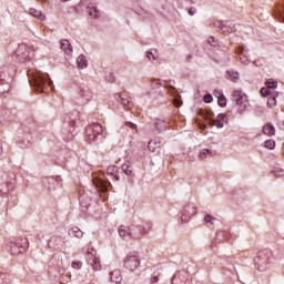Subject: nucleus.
Here are the masks:
<instances>
[{"mask_svg": "<svg viewBox=\"0 0 284 284\" xmlns=\"http://www.w3.org/2000/svg\"><path fill=\"white\" fill-rule=\"evenodd\" d=\"M30 83L37 92H45V90L52 85V80H50V75L48 73L38 71L33 74Z\"/></svg>", "mask_w": 284, "mask_h": 284, "instance_id": "obj_1", "label": "nucleus"}, {"mask_svg": "<svg viewBox=\"0 0 284 284\" xmlns=\"http://www.w3.org/2000/svg\"><path fill=\"white\" fill-rule=\"evenodd\" d=\"M141 265V258H139L138 252L129 253L124 258V267L130 272H134Z\"/></svg>", "mask_w": 284, "mask_h": 284, "instance_id": "obj_2", "label": "nucleus"}, {"mask_svg": "<svg viewBox=\"0 0 284 284\" xmlns=\"http://www.w3.org/2000/svg\"><path fill=\"white\" fill-rule=\"evenodd\" d=\"M232 101L239 105L240 110H246L247 109V95L243 93L241 90H234L232 93Z\"/></svg>", "mask_w": 284, "mask_h": 284, "instance_id": "obj_3", "label": "nucleus"}, {"mask_svg": "<svg viewBox=\"0 0 284 284\" xmlns=\"http://www.w3.org/2000/svg\"><path fill=\"white\" fill-rule=\"evenodd\" d=\"M101 134H103V126L99 123H93L87 128V136L89 141H99Z\"/></svg>", "mask_w": 284, "mask_h": 284, "instance_id": "obj_4", "label": "nucleus"}, {"mask_svg": "<svg viewBox=\"0 0 284 284\" xmlns=\"http://www.w3.org/2000/svg\"><path fill=\"white\" fill-rule=\"evenodd\" d=\"M64 245H65V237H62V236H59V235H53L49 240V247L51 250L61 251V250H63Z\"/></svg>", "mask_w": 284, "mask_h": 284, "instance_id": "obj_5", "label": "nucleus"}, {"mask_svg": "<svg viewBox=\"0 0 284 284\" xmlns=\"http://www.w3.org/2000/svg\"><path fill=\"white\" fill-rule=\"evenodd\" d=\"M88 264L93 266V270H95V272L101 270V260L97 257V253L94 252V250L88 251Z\"/></svg>", "mask_w": 284, "mask_h": 284, "instance_id": "obj_6", "label": "nucleus"}, {"mask_svg": "<svg viewBox=\"0 0 284 284\" xmlns=\"http://www.w3.org/2000/svg\"><path fill=\"white\" fill-rule=\"evenodd\" d=\"M60 45H61V50L64 51V54H67V57H72L73 49L69 40L60 41Z\"/></svg>", "mask_w": 284, "mask_h": 284, "instance_id": "obj_7", "label": "nucleus"}, {"mask_svg": "<svg viewBox=\"0 0 284 284\" xmlns=\"http://www.w3.org/2000/svg\"><path fill=\"white\" fill-rule=\"evenodd\" d=\"M215 99H217V105H220V108L227 105V98H225L223 91H215Z\"/></svg>", "mask_w": 284, "mask_h": 284, "instance_id": "obj_8", "label": "nucleus"}, {"mask_svg": "<svg viewBox=\"0 0 284 284\" xmlns=\"http://www.w3.org/2000/svg\"><path fill=\"white\" fill-rule=\"evenodd\" d=\"M225 123H227V116L225 115V113H219L214 125H216V128H223L225 125Z\"/></svg>", "mask_w": 284, "mask_h": 284, "instance_id": "obj_9", "label": "nucleus"}, {"mask_svg": "<svg viewBox=\"0 0 284 284\" xmlns=\"http://www.w3.org/2000/svg\"><path fill=\"white\" fill-rule=\"evenodd\" d=\"M28 13L39 21H45V14L34 8L29 9Z\"/></svg>", "mask_w": 284, "mask_h": 284, "instance_id": "obj_10", "label": "nucleus"}, {"mask_svg": "<svg viewBox=\"0 0 284 284\" xmlns=\"http://www.w3.org/2000/svg\"><path fill=\"white\" fill-rule=\"evenodd\" d=\"M172 284H187V277L182 273H176L172 278Z\"/></svg>", "mask_w": 284, "mask_h": 284, "instance_id": "obj_11", "label": "nucleus"}, {"mask_svg": "<svg viewBox=\"0 0 284 284\" xmlns=\"http://www.w3.org/2000/svg\"><path fill=\"white\" fill-rule=\"evenodd\" d=\"M263 133L266 134V136H274V134H276V128H274L273 123H267L263 126Z\"/></svg>", "mask_w": 284, "mask_h": 284, "instance_id": "obj_12", "label": "nucleus"}, {"mask_svg": "<svg viewBox=\"0 0 284 284\" xmlns=\"http://www.w3.org/2000/svg\"><path fill=\"white\" fill-rule=\"evenodd\" d=\"M110 280L112 281V283H121V281H123V277H121V271L119 270H114L110 273Z\"/></svg>", "mask_w": 284, "mask_h": 284, "instance_id": "obj_13", "label": "nucleus"}, {"mask_svg": "<svg viewBox=\"0 0 284 284\" xmlns=\"http://www.w3.org/2000/svg\"><path fill=\"white\" fill-rule=\"evenodd\" d=\"M119 234H120L121 239H123V241H129L130 229L128 226L122 225L119 227Z\"/></svg>", "mask_w": 284, "mask_h": 284, "instance_id": "obj_14", "label": "nucleus"}, {"mask_svg": "<svg viewBox=\"0 0 284 284\" xmlns=\"http://www.w3.org/2000/svg\"><path fill=\"white\" fill-rule=\"evenodd\" d=\"M77 65L78 68H88V60H85V55L80 54L77 59Z\"/></svg>", "mask_w": 284, "mask_h": 284, "instance_id": "obj_15", "label": "nucleus"}, {"mask_svg": "<svg viewBox=\"0 0 284 284\" xmlns=\"http://www.w3.org/2000/svg\"><path fill=\"white\" fill-rule=\"evenodd\" d=\"M28 237H19L17 242V247H21L22 251H26L28 247Z\"/></svg>", "mask_w": 284, "mask_h": 284, "instance_id": "obj_16", "label": "nucleus"}, {"mask_svg": "<svg viewBox=\"0 0 284 284\" xmlns=\"http://www.w3.org/2000/svg\"><path fill=\"white\" fill-rule=\"evenodd\" d=\"M81 95L89 101V99H92V90L88 87H83L81 88Z\"/></svg>", "mask_w": 284, "mask_h": 284, "instance_id": "obj_17", "label": "nucleus"}, {"mask_svg": "<svg viewBox=\"0 0 284 284\" xmlns=\"http://www.w3.org/2000/svg\"><path fill=\"white\" fill-rule=\"evenodd\" d=\"M89 14L90 17H93V19H99V9H97V7H89Z\"/></svg>", "mask_w": 284, "mask_h": 284, "instance_id": "obj_18", "label": "nucleus"}, {"mask_svg": "<svg viewBox=\"0 0 284 284\" xmlns=\"http://www.w3.org/2000/svg\"><path fill=\"white\" fill-rule=\"evenodd\" d=\"M207 154H212L210 149H203L199 152V159H207Z\"/></svg>", "mask_w": 284, "mask_h": 284, "instance_id": "obj_19", "label": "nucleus"}, {"mask_svg": "<svg viewBox=\"0 0 284 284\" xmlns=\"http://www.w3.org/2000/svg\"><path fill=\"white\" fill-rule=\"evenodd\" d=\"M72 234L74 236H77V239H81L83 237V232L81 230H79V227L74 226L72 230H71Z\"/></svg>", "mask_w": 284, "mask_h": 284, "instance_id": "obj_20", "label": "nucleus"}, {"mask_svg": "<svg viewBox=\"0 0 284 284\" xmlns=\"http://www.w3.org/2000/svg\"><path fill=\"white\" fill-rule=\"evenodd\" d=\"M264 146L267 148V150H274L276 142L274 140H267L265 141Z\"/></svg>", "mask_w": 284, "mask_h": 284, "instance_id": "obj_21", "label": "nucleus"}, {"mask_svg": "<svg viewBox=\"0 0 284 284\" xmlns=\"http://www.w3.org/2000/svg\"><path fill=\"white\" fill-rule=\"evenodd\" d=\"M185 212H186V214L194 216V214H196V207L189 205L185 207Z\"/></svg>", "mask_w": 284, "mask_h": 284, "instance_id": "obj_22", "label": "nucleus"}, {"mask_svg": "<svg viewBox=\"0 0 284 284\" xmlns=\"http://www.w3.org/2000/svg\"><path fill=\"white\" fill-rule=\"evenodd\" d=\"M1 94H6V92H10V83L0 84Z\"/></svg>", "mask_w": 284, "mask_h": 284, "instance_id": "obj_23", "label": "nucleus"}, {"mask_svg": "<svg viewBox=\"0 0 284 284\" xmlns=\"http://www.w3.org/2000/svg\"><path fill=\"white\" fill-rule=\"evenodd\" d=\"M266 85L270 90H274V88H278V82L277 81H273V80H268L266 82Z\"/></svg>", "mask_w": 284, "mask_h": 284, "instance_id": "obj_24", "label": "nucleus"}, {"mask_svg": "<svg viewBox=\"0 0 284 284\" xmlns=\"http://www.w3.org/2000/svg\"><path fill=\"white\" fill-rule=\"evenodd\" d=\"M154 145H156V146H153V143L152 142H149V144H148V150L150 151V152H159V145L156 144V143H154Z\"/></svg>", "mask_w": 284, "mask_h": 284, "instance_id": "obj_25", "label": "nucleus"}, {"mask_svg": "<svg viewBox=\"0 0 284 284\" xmlns=\"http://www.w3.org/2000/svg\"><path fill=\"white\" fill-rule=\"evenodd\" d=\"M71 267H73V270H81V267H83V263L79 261H73Z\"/></svg>", "mask_w": 284, "mask_h": 284, "instance_id": "obj_26", "label": "nucleus"}, {"mask_svg": "<svg viewBox=\"0 0 284 284\" xmlns=\"http://www.w3.org/2000/svg\"><path fill=\"white\" fill-rule=\"evenodd\" d=\"M146 57H148L149 61H156V59H159V55L152 53V51H148Z\"/></svg>", "mask_w": 284, "mask_h": 284, "instance_id": "obj_27", "label": "nucleus"}, {"mask_svg": "<svg viewBox=\"0 0 284 284\" xmlns=\"http://www.w3.org/2000/svg\"><path fill=\"white\" fill-rule=\"evenodd\" d=\"M203 101L204 103H212V101H214V98L212 97V94L207 93L204 95Z\"/></svg>", "mask_w": 284, "mask_h": 284, "instance_id": "obj_28", "label": "nucleus"}, {"mask_svg": "<svg viewBox=\"0 0 284 284\" xmlns=\"http://www.w3.org/2000/svg\"><path fill=\"white\" fill-rule=\"evenodd\" d=\"M229 77H230L233 81H239V72L230 71V72H229Z\"/></svg>", "mask_w": 284, "mask_h": 284, "instance_id": "obj_29", "label": "nucleus"}, {"mask_svg": "<svg viewBox=\"0 0 284 284\" xmlns=\"http://www.w3.org/2000/svg\"><path fill=\"white\" fill-rule=\"evenodd\" d=\"M114 172H116V166H109L106 169V174H109V176H114Z\"/></svg>", "mask_w": 284, "mask_h": 284, "instance_id": "obj_30", "label": "nucleus"}, {"mask_svg": "<svg viewBox=\"0 0 284 284\" xmlns=\"http://www.w3.org/2000/svg\"><path fill=\"white\" fill-rule=\"evenodd\" d=\"M122 170H123V172H124L128 176H130V174H132V171L130 170V165H128V164H123Z\"/></svg>", "mask_w": 284, "mask_h": 284, "instance_id": "obj_31", "label": "nucleus"}, {"mask_svg": "<svg viewBox=\"0 0 284 284\" xmlns=\"http://www.w3.org/2000/svg\"><path fill=\"white\" fill-rule=\"evenodd\" d=\"M173 103H174V106H175V108H181V105H183V101H181L180 98H175V99L173 100Z\"/></svg>", "mask_w": 284, "mask_h": 284, "instance_id": "obj_32", "label": "nucleus"}, {"mask_svg": "<svg viewBox=\"0 0 284 284\" xmlns=\"http://www.w3.org/2000/svg\"><path fill=\"white\" fill-rule=\"evenodd\" d=\"M262 97H270V89L268 88H262L261 89Z\"/></svg>", "mask_w": 284, "mask_h": 284, "instance_id": "obj_33", "label": "nucleus"}, {"mask_svg": "<svg viewBox=\"0 0 284 284\" xmlns=\"http://www.w3.org/2000/svg\"><path fill=\"white\" fill-rule=\"evenodd\" d=\"M204 221H205L206 224H211L212 225V223H213L212 215H210V214L205 215L204 216Z\"/></svg>", "mask_w": 284, "mask_h": 284, "instance_id": "obj_34", "label": "nucleus"}, {"mask_svg": "<svg viewBox=\"0 0 284 284\" xmlns=\"http://www.w3.org/2000/svg\"><path fill=\"white\" fill-rule=\"evenodd\" d=\"M121 103L124 105V108H130V100H126L125 98H121Z\"/></svg>", "mask_w": 284, "mask_h": 284, "instance_id": "obj_35", "label": "nucleus"}, {"mask_svg": "<svg viewBox=\"0 0 284 284\" xmlns=\"http://www.w3.org/2000/svg\"><path fill=\"white\" fill-rule=\"evenodd\" d=\"M190 219H191V215L187 216L185 214H182V216H181L182 223H189Z\"/></svg>", "mask_w": 284, "mask_h": 284, "instance_id": "obj_36", "label": "nucleus"}, {"mask_svg": "<svg viewBox=\"0 0 284 284\" xmlns=\"http://www.w3.org/2000/svg\"><path fill=\"white\" fill-rule=\"evenodd\" d=\"M264 255H265L264 252H260L257 257L254 258V263H258V261H261V258H263Z\"/></svg>", "mask_w": 284, "mask_h": 284, "instance_id": "obj_37", "label": "nucleus"}, {"mask_svg": "<svg viewBox=\"0 0 284 284\" xmlns=\"http://www.w3.org/2000/svg\"><path fill=\"white\" fill-rule=\"evenodd\" d=\"M189 14H190L191 17H194V14H196V8L191 7V8L189 9Z\"/></svg>", "mask_w": 284, "mask_h": 284, "instance_id": "obj_38", "label": "nucleus"}, {"mask_svg": "<svg viewBox=\"0 0 284 284\" xmlns=\"http://www.w3.org/2000/svg\"><path fill=\"white\" fill-rule=\"evenodd\" d=\"M128 128H131V130H136V124L132 122H126Z\"/></svg>", "mask_w": 284, "mask_h": 284, "instance_id": "obj_39", "label": "nucleus"}, {"mask_svg": "<svg viewBox=\"0 0 284 284\" xmlns=\"http://www.w3.org/2000/svg\"><path fill=\"white\" fill-rule=\"evenodd\" d=\"M207 43H209V45H213V44H214V37H211V38L207 40Z\"/></svg>", "mask_w": 284, "mask_h": 284, "instance_id": "obj_40", "label": "nucleus"}, {"mask_svg": "<svg viewBox=\"0 0 284 284\" xmlns=\"http://www.w3.org/2000/svg\"><path fill=\"white\" fill-rule=\"evenodd\" d=\"M3 77H6V72L1 73V71H0V81H6V78H3Z\"/></svg>", "mask_w": 284, "mask_h": 284, "instance_id": "obj_41", "label": "nucleus"}, {"mask_svg": "<svg viewBox=\"0 0 284 284\" xmlns=\"http://www.w3.org/2000/svg\"><path fill=\"white\" fill-rule=\"evenodd\" d=\"M159 281V277L158 276H154L151 278V283H156Z\"/></svg>", "mask_w": 284, "mask_h": 284, "instance_id": "obj_42", "label": "nucleus"}, {"mask_svg": "<svg viewBox=\"0 0 284 284\" xmlns=\"http://www.w3.org/2000/svg\"><path fill=\"white\" fill-rule=\"evenodd\" d=\"M21 252H23V251H21V250H19L18 252L11 251V254H13L14 256H17V254H21Z\"/></svg>", "mask_w": 284, "mask_h": 284, "instance_id": "obj_43", "label": "nucleus"}, {"mask_svg": "<svg viewBox=\"0 0 284 284\" xmlns=\"http://www.w3.org/2000/svg\"><path fill=\"white\" fill-rule=\"evenodd\" d=\"M268 101H271V103H272V102H275V101H276V98H275V97H270V98H268Z\"/></svg>", "mask_w": 284, "mask_h": 284, "instance_id": "obj_44", "label": "nucleus"}, {"mask_svg": "<svg viewBox=\"0 0 284 284\" xmlns=\"http://www.w3.org/2000/svg\"><path fill=\"white\" fill-rule=\"evenodd\" d=\"M6 70H8V67H2V69H1V74H3V72H6Z\"/></svg>", "mask_w": 284, "mask_h": 284, "instance_id": "obj_45", "label": "nucleus"}, {"mask_svg": "<svg viewBox=\"0 0 284 284\" xmlns=\"http://www.w3.org/2000/svg\"><path fill=\"white\" fill-rule=\"evenodd\" d=\"M209 123H210L211 126H213L214 125V120H212V118H210Z\"/></svg>", "mask_w": 284, "mask_h": 284, "instance_id": "obj_46", "label": "nucleus"}, {"mask_svg": "<svg viewBox=\"0 0 284 284\" xmlns=\"http://www.w3.org/2000/svg\"><path fill=\"white\" fill-rule=\"evenodd\" d=\"M234 28H236V26L231 27V32H236V29Z\"/></svg>", "mask_w": 284, "mask_h": 284, "instance_id": "obj_47", "label": "nucleus"}, {"mask_svg": "<svg viewBox=\"0 0 284 284\" xmlns=\"http://www.w3.org/2000/svg\"><path fill=\"white\" fill-rule=\"evenodd\" d=\"M242 63H244L245 65H247V60H243V58H240Z\"/></svg>", "mask_w": 284, "mask_h": 284, "instance_id": "obj_48", "label": "nucleus"}, {"mask_svg": "<svg viewBox=\"0 0 284 284\" xmlns=\"http://www.w3.org/2000/svg\"><path fill=\"white\" fill-rule=\"evenodd\" d=\"M219 24H220L219 28H221L222 32H225V30H223L221 22H219Z\"/></svg>", "mask_w": 284, "mask_h": 284, "instance_id": "obj_49", "label": "nucleus"}, {"mask_svg": "<svg viewBox=\"0 0 284 284\" xmlns=\"http://www.w3.org/2000/svg\"><path fill=\"white\" fill-rule=\"evenodd\" d=\"M61 1H63V3H68V1H70V0H61Z\"/></svg>", "mask_w": 284, "mask_h": 284, "instance_id": "obj_50", "label": "nucleus"}, {"mask_svg": "<svg viewBox=\"0 0 284 284\" xmlns=\"http://www.w3.org/2000/svg\"><path fill=\"white\" fill-rule=\"evenodd\" d=\"M205 128H207L206 125H204L203 130H205Z\"/></svg>", "mask_w": 284, "mask_h": 284, "instance_id": "obj_51", "label": "nucleus"}, {"mask_svg": "<svg viewBox=\"0 0 284 284\" xmlns=\"http://www.w3.org/2000/svg\"><path fill=\"white\" fill-rule=\"evenodd\" d=\"M9 74V77H12V74H10V73H8Z\"/></svg>", "mask_w": 284, "mask_h": 284, "instance_id": "obj_52", "label": "nucleus"}]
</instances>
